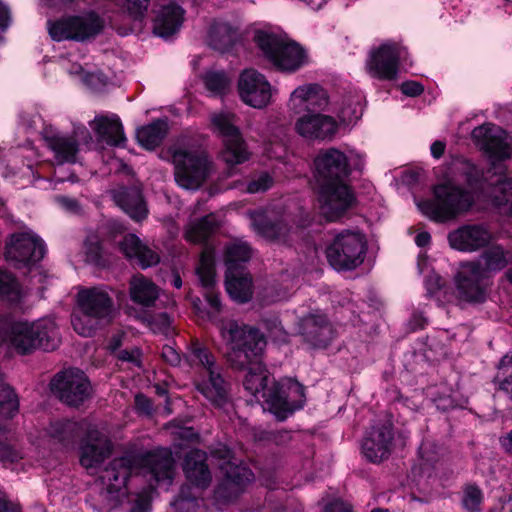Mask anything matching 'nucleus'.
I'll use <instances>...</instances> for the list:
<instances>
[{
	"instance_id": "nucleus-53",
	"label": "nucleus",
	"mask_w": 512,
	"mask_h": 512,
	"mask_svg": "<svg viewBox=\"0 0 512 512\" xmlns=\"http://www.w3.org/2000/svg\"><path fill=\"white\" fill-rule=\"evenodd\" d=\"M273 185V179L272 177L266 173H260L256 175L254 178H252L248 185H247V191L249 193H259L264 192L268 190Z\"/></svg>"
},
{
	"instance_id": "nucleus-24",
	"label": "nucleus",
	"mask_w": 512,
	"mask_h": 512,
	"mask_svg": "<svg viewBox=\"0 0 512 512\" xmlns=\"http://www.w3.org/2000/svg\"><path fill=\"white\" fill-rule=\"evenodd\" d=\"M42 136L46 146L53 152L54 161L58 165L73 164L77 161L79 143L75 135H67L46 128Z\"/></svg>"
},
{
	"instance_id": "nucleus-7",
	"label": "nucleus",
	"mask_w": 512,
	"mask_h": 512,
	"mask_svg": "<svg viewBox=\"0 0 512 512\" xmlns=\"http://www.w3.org/2000/svg\"><path fill=\"white\" fill-rule=\"evenodd\" d=\"M210 122L213 132L222 139V159L229 165L241 164L248 160L249 152L235 114L226 111L212 113Z\"/></svg>"
},
{
	"instance_id": "nucleus-15",
	"label": "nucleus",
	"mask_w": 512,
	"mask_h": 512,
	"mask_svg": "<svg viewBox=\"0 0 512 512\" xmlns=\"http://www.w3.org/2000/svg\"><path fill=\"white\" fill-rule=\"evenodd\" d=\"M472 138L491 158L505 160L512 157V146L507 133L494 124H484L472 131Z\"/></svg>"
},
{
	"instance_id": "nucleus-23",
	"label": "nucleus",
	"mask_w": 512,
	"mask_h": 512,
	"mask_svg": "<svg viewBox=\"0 0 512 512\" xmlns=\"http://www.w3.org/2000/svg\"><path fill=\"white\" fill-rule=\"evenodd\" d=\"M335 119L320 113H308L297 119L296 132L307 140L331 139L337 132Z\"/></svg>"
},
{
	"instance_id": "nucleus-61",
	"label": "nucleus",
	"mask_w": 512,
	"mask_h": 512,
	"mask_svg": "<svg viewBox=\"0 0 512 512\" xmlns=\"http://www.w3.org/2000/svg\"><path fill=\"white\" fill-rule=\"evenodd\" d=\"M401 91L403 94L411 97L420 95L423 92V87L420 83L415 81H406L401 85Z\"/></svg>"
},
{
	"instance_id": "nucleus-9",
	"label": "nucleus",
	"mask_w": 512,
	"mask_h": 512,
	"mask_svg": "<svg viewBox=\"0 0 512 512\" xmlns=\"http://www.w3.org/2000/svg\"><path fill=\"white\" fill-rule=\"evenodd\" d=\"M104 27L103 20L94 12L68 16L49 22V34L55 41H85L94 38Z\"/></svg>"
},
{
	"instance_id": "nucleus-50",
	"label": "nucleus",
	"mask_w": 512,
	"mask_h": 512,
	"mask_svg": "<svg viewBox=\"0 0 512 512\" xmlns=\"http://www.w3.org/2000/svg\"><path fill=\"white\" fill-rule=\"evenodd\" d=\"M453 169L469 185L477 182L480 178L479 169L467 159L459 158L455 160L453 162Z\"/></svg>"
},
{
	"instance_id": "nucleus-42",
	"label": "nucleus",
	"mask_w": 512,
	"mask_h": 512,
	"mask_svg": "<svg viewBox=\"0 0 512 512\" xmlns=\"http://www.w3.org/2000/svg\"><path fill=\"white\" fill-rule=\"evenodd\" d=\"M251 257L250 246L243 241H234L226 246L225 261L227 271H237L240 263L247 262Z\"/></svg>"
},
{
	"instance_id": "nucleus-59",
	"label": "nucleus",
	"mask_w": 512,
	"mask_h": 512,
	"mask_svg": "<svg viewBox=\"0 0 512 512\" xmlns=\"http://www.w3.org/2000/svg\"><path fill=\"white\" fill-rule=\"evenodd\" d=\"M499 190L503 192V196L497 197V201L500 205L509 206L510 211L512 212V183L511 182H503L499 187Z\"/></svg>"
},
{
	"instance_id": "nucleus-39",
	"label": "nucleus",
	"mask_w": 512,
	"mask_h": 512,
	"mask_svg": "<svg viewBox=\"0 0 512 512\" xmlns=\"http://www.w3.org/2000/svg\"><path fill=\"white\" fill-rule=\"evenodd\" d=\"M218 228L217 219L213 214L191 221L186 228L185 238L192 243H202Z\"/></svg>"
},
{
	"instance_id": "nucleus-2",
	"label": "nucleus",
	"mask_w": 512,
	"mask_h": 512,
	"mask_svg": "<svg viewBox=\"0 0 512 512\" xmlns=\"http://www.w3.org/2000/svg\"><path fill=\"white\" fill-rule=\"evenodd\" d=\"M132 473H147L156 483L170 484L174 473V459L167 449L145 454H126L113 459L101 472L98 491L92 497L93 507L99 512L116 509L126 495V482Z\"/></svg>"
},
{
	"instance_id": "nucleus-64",
	"label": "nucleus",
	"mask_w": 512,
	"mask_h": 512,
	"mask_svg": "<svg viewBox=\"0 0 512 512\" xmlns=\"http://www.w3.org/2000/svg\"><path fill=\"white\" fill-rule=\"evenodd\" d=\"M325 512H352V509L349 504L342 500H335L326 506Z\"/></svg>"
},
{
	"instance_id": "nucleus-41",
	"label": "nucleus",
	"mask_w": 512,
	"mask_h": 512,
	"mask_svg": "<svg viewBox=\"0 0 512 512\" xmlns=\"http://www.w3.org/2000/svg\"><path fill=\"white\" fill-rule=\"evenodd\" d=\"M185 360L191 366H202L204 374L218 367L215 363V357L209 349L198 341L191 343L188 352L185 354Z\"/></svg>"
},
{
	"instance_id": "nucleus-31",
	"label": "nucleus",
	"mask_w": 512,
	"mask_h": 512,
	"mask_svg": "<svg viewBox=\"0 0 512 512\" xmlns=\"http://www.w3.org/2000/svg\"><path fill=\"white\" fill-rule=\"evenodd\" d=\"M294 108L307 111L323 110L328 105L326 91L318 84H308L296 88L290 97Z\"/></svg>"
},
{
	"instance_id": "nucleus-21",
	"label": "nucleus",
	"mask_w": 512,
	"mask_h": 512,
	"mask_svg": "<svg viewBox=\"0 0 512 512\" xmlns=\"http://www.w3.org/2000/svg\"><path fill=\"white\" fill-rule=\"evenodd\" d=\"M153 12V32L162 38L176 34L184 22L185 11L173 0H160Z\"/></svg>"
},
{
	"instance_id": "nucleus-51",
	"label": "nucleus",
	"mask_w": 512,
	"mask_h": 512,
	"mask_svg": "<svg viewBox=\"0 0 512 512\" xmlns=\"http://www.w3.org/2000/svg\"><path fill=\"white\" fill-rule=\"evenodd\" d=\"M0 296L15 301L19 298V286L13 275L0 268Z\"/></svg>"
},
{
	"instance_id": "nucleus-56",
	"label": "nucleus",
	"mask_w": 512,
	"mask_h": 512,
	"mask_svg": "<svg viewBox=\"0 0 512 512\" xmlns=\"http://www.w3.org/2000/svg\"><path fill=\"white\" fill-rule=\"evenodd\" d=\"M123 5L132 15L139 17L147 10L148 0H123Z\"/></svg>"
},
{
	"instance_id": "nucleus-35",
	"label": "nucleus",
	"mask_w": 512,
	"mask_h": 512,
	"mask_svg": "<svg viewBox=\"0 0 512 512\" xmlns=\"http://www.w3.org/2000/svg\"><path fill=\"white\" fill-rule=\"evenodd\" d=\"M473 264H479L481 274L485 277L489 273L497 272L508 264H512V254L504 251L499 245L487 248Z\"/></svg>"
},
{
	"instance_id": "nucleus-19",
	"label": "nucleus",
	"mask_w": 512,
	"mask_h": 512,
	"mask_svg": "<svg viewBox=\"0 0 512 512\" xmlns=\"http://www.w3.org/2000/svg\"><path fill=\"white\" fill-rule=\"evenodd\" d=\"M400 58L399 47L385 43L371 50L366 63L368 73L380 80H393L397 76Z\"/></svg>"
},
{
	"instance_id": "nucleus-46",
	"label": "nucleus",
	"mask_w": 512,
	"mask_h": 512,
	"mask_svg": "<svg viewBox=\"0 0 512 512\" xmlns=\"http://www.w3.org/2000/svg\"><path fill=\"white\" fill-rule=\"evenodd\" d=\"M221 469L225 470L226 478L238 486L251 482L254 479L252 471L245 466L227 462L221 466Z\"/></svg>"
},
{
	"instance_id": "nucleus-37",
	"label": "nucleus",
	"mask_w": 512,
	"mask_h": 512,
	"mask_svg": "<svg viewBox=\"0 0 512 512\" xmlns=\"http://www.w3.org/2000/svg\"><path fill=\"white\" fill-rule=\"evenodd\" d=\"M168 129L167 120L158 119L140 127L137 130L136 138L142 147L147 150H153L162 143L168 133Z\"/></svg>"
},
{
	"instance_id": "nucleus-6",
	"label": "nucleus",
	"mask_w": 512,
	"mask_h": 512,
	"mask_svg": "<svg viewBox=\"0 0 512 512\" xmlns=\"http://www.w3.org/2000/svg\"><path fill=\"white\" fill-rule=\"evenodd\" d=\"M254 41L265 57L281 71L295 72L307 62L305 51L299 44L275 34L258 31Z\"/></svg>"
},
{
	"instance_id": "nucleus-1",
	"label": "nucleus",
	"mask_w": 512,
	"mask_h": 512,
	"mask_svg": "<svg viewBox=\"0 0 512 512\" xmlns=\"http://www.w3.org/2000/svg\"><path fill=\"white\" fill-rule=\"evenodd\" d=\"M220 332L226 345L225 358L228 365L236 371H247L243 380L247 391L258 399L261 397L267 409L279 420L286 419L302 407V385L290 382L285 386L265 375L261 358L266 340L259 329L229 320L221 324Z\"/></svg>"
},
{
	"instance_id": "nucleus-54",
	"label": "nucleus",
	"mask_w": 512,
	"mask_h": 512,
	"mask_svg": "<svg viewBox=\"0 0 512 512\" xmlns=\"http://www.w3.org/2000/svg\"><path fill=\"white\" fill-rule=\"evenodd\" d=\"M22 458L21 451L9 442L0 441V462L7 464Z\"/></svg>"
},
{
	"instance_id": "nucleus-55",
	"label": "nucleus",
	"mask_w": 512,
	"mask_h": 512,
	"mask_svg": "<svg viewBox=\"0 0 512 512\" xmlns=\"http://www.w3.org/2000/svg\"><path fill=\"white\" fill-rule=\"evenodd\" d=\"M151 496L149 491H143L131 500V508L129 512H150Z\"/></svg>"
},
{
	"instance_id": "nucleus-11",
	"label": "nucleus",
	"mask_w": 512,
	"mask_h": 512,
	"mask_svg": "<svg viewBox=\"0 0 512 512\" xmlns=\"http://www.w3.org/2000/svg\"><path fill=\"white\" fill-rule=\"evenodd\" d=\"M320 209L325 218L335 221L345 214L354 204L355 196L345 181H333L315 184Z\"/></svg>"
},
{
	"instance_id": "nucleus-60",
	"label": "nucleus",
	"mask_w": 512,
	"mask_h": 512,
	"mask_svg": "<svg viewBox=\"0 0 512 512\" xmlns=\"http://www.w3.org/2000/svg\"><path fill=\"white\" fill-rule=\"evenodd\" d=\"M136 409L146 415H151L153 412V405L151 400L143 394H137L135 396Z\"/></svg>"
},
{
	"instance_id": "nucleus-43",
	"label": "nucleus",
	"mask_w": 512,
	"mask_h": 512,
	"mask_svg": "<svg viewBox=\"0 0 512 512\" xmlns=\"http://www.w3.org/2000/svg\"><path fill=\"white\" fill-rule=\"evenodd\" d=\"M203 81L206 89L214 96H222L230 89L231 79L224 71H209Z\"/></svg>"
},
{
	"instance_id": "nucleus-8",
	"label": "nucleus",
	"mask_w": 512,
	"mask_h": 512,
	"mask_svg": "<svg viewBox=\"0 0 512 512\" xmlns=\"http://www.w3.org/2000/svg\"><path fill=\"white\" fill-rule=\"evenodd\" d=\"M366 252V241L362 234L345 230L335 236L326 248L329 264L336 270H352L362 264Z\"/></svg>"
},
{
	"instance_id": "nucleus-52",
	"label": "nucleus",
	"mask_w": 512,
	"mask_h": 512,
	"mask_svg": "<svg viewBox=\"0 0 512 512\" xmlns=\"http://www.w3.org/2000/svg\"><path fill=\"white\" fill-rule=\"evenodd\" d=\"M482 501L483 494L478 487L470 485L465 488L462 504L467 512H481Z\"/></svg>"
},
{
	"instance_id": "nucleus-30",
	"label": "nucleus",
	"mask_w": 512,
	"mask_h": 512,
	"mask_svg": "<svg viewBox=\"0 0 512 512\" xmlns=\"http://www.w3.org/2000/svg\"><path fill=\"white\" fill-rule=\"evenodd\" d=\"M206 460L207 454L198 449L189 451L184 460L183 470L187 479L200 489H206L212 479Z\"/></svg>"
},
{
	"instance_id": "nucleus-26",
	"label": "nucleus",
	"mask_w": 512,
	"mask_h": 512,
	"mask_svg": "<svg viewBox=\"0 0 512 512\" xmlns=\"http://www.w3.org/2000/svg\"><path fill=\"white\" fill-rule=\"evenodd\" d=\"M197 275L202 287L205 289L204 297L215 312L221 311V301L217 292L214 291L215 268L213 248L206 245L200 257L197 267Z\"/></svg>"
},
{
	"instance_id": "nucleus-33",
	"label": "nucleus",
	"mask_w": 512,
	"mask_h": 512,
	"mask_svg": "<svg viewBox=\"0 0 512 512\" xmlns=\"http://www.w3.org/2000/svg\"><path fill=\"white\" fill-rule=\"evenodd\" d=\"M129 293L134 303L151 307L159 297V288L144 275L136 274L129 281Z\"/></svg>"
},
{
	"instance_id": "nucleus-4",
	"label": "nucleus",
	"mask_w": 512,
	"mask_h": 512,
	"mask_svg": "<svg viewBox=\"0 0 512 512\" xmlns=\"http://www.w3.org/2000/svg\"><path fill=\"white\" fill-rule=\"evenodd\" d=\"M176 183L186 190L199 189L210 177L213 163L207 153L195 149H170Z\"/></svg>"
},
{
	"instance_id": "nucleus-49",
	"label": "nucleus",
	"mask_w": 512,
	"mask_h": 512,
	"mask_svg": "<svg viewBox=\"0 0 512 512\" xmlns=\"http://www.w3.org/2000/svg\"><path fill=\"white\" fill-rule=\"evenodd\" d=\"M85 260L93 265H103V249L98 236L92 234L87 236L84 245Z\"/></svg>"
},
{
	"instance_id": "nucleus-40",
	"label": "nucleus",
	"mask_w": 512,
	"mask_h": 512,
	"mask_svg": "<svg viewBox=\"0 0 512 512\" xmlns=\"http://www.w3.org/2000/svg\"><path fill=\"white\" fill-rule=\"evenodd\" d=\"M9 341L16 351L21 354H29L37 349L28 322H19L12 325Z\"/></svg>"
},
{
	"instance_id": "nucleus-3",
	"label": "nucleus",
	"mask_w": 512,
	"mask_h": 512,
	"mask_svg": "<svg viewBox=\"0 0 512 512\" xmlns=\"http://www.w3.org/2000/svg\"><path fill=\"white\" fill-rule=\"evenodd\" d=\"M77 306L78 312L72 317V325L84 337H91L97 330L112 323L116 315L113 298L103 287L80 289Z\"/></svg>"
},
{
	"instance_id": "nucleus-16",
	"label": "nucleus",
	"mask_w": 512,
	"mask_h": 512,
	"mask_svg": "<svg viewBox=\"0 0 512 512\" xmlns=\"http://www.w3.org/2000/svg\"><path fill=\"white\" fill-rule=\"evenodd\" d=\"M299 333L313 348H326L335 337V329L326 314L311 312L300 319Z\"/></svg>"
},
{
	"instance_id": "nucleus-45",
	"label": "nucleus",
	"mask_w": 512,
	"mask_h": 512,
	"mask_svg": "<svg viewBox=\"0 0 512 512\" xmlns=\"http://www.w3.org/2000/svg\"><path fill=\"white\" fill-rule=\"evenodd\" d=\"M174 512H198L199 498L190 492L188 485L182 486L178 497L171 503Z\"/></svg>"
},
{
	"instance_id": "nucleus-32",
	"label": "nucleus",
	"mask_w": 512,
	"mask_h": 512,
	"mask_svg": "<svg viewBox=\"0 0 512 512\" xmlns=\"http://www.w3.org/2000/svg\"><path fill=\"white\" fill-rule=\"evenodd\" d=\"M114 200L133 220L141 221L148 215V208L138 187H121L114 193Z\"/></svg>"
},
{
	"instance_id": "nucleus-5",
	"label": "nucleus",
	"mask_w": 512,
	"mask_h": 512,
	"mask_svg": "<svg viewBox=\"0 0 512 512\" xmlns=\"http://www.w3.org/2000/svg\"><path fill=\"white\" fill-rule=\"evenodd\" d=\"M434 198L418 203V208L436 222H446L467 211L473 204L470 192L450 183L434 187Z\"/></svg>"
},
{
	"instance_id": "nucleus-47",
	"label": "nucleus",
	"mask_w": 512,
	"mask_h": 512,
	"mask_svg": "<svg viewBox=\"0 0 512 512\" xmlns=\"http://www.w3.org/2000/svg\"><path fill=\"white\" fill-rule=\"evenodd\" d=\"M427 395L442 411H447L455 406L451 390L446 386L430 387L427 389Z\"/></svg>"
},
{
	"instance_id": "nucleus-13",
	"label": "nucleus",
	"mask_w": 512,
	"mask_h": 512,
	"mask_svg": "<svg viewBox=\"0 0 512 512\" xmlns=\"http://www.w3.org/2000/svg\"><path fill=\"white\" fill-rule=\"evenodd\" d=\"M394 436L393 425L388 421L372 426L362 439V455L371 463L387 460L395 447Z\"/></svg>"
},
{
	"instance_id": "nucleus-63",
	"label": "nucleus",
	"mask_w": 512,
	"mask_h": 512,
	"mask_svg": "<svg viewBox=\"0 0 512 512\" xmlns=\"http://www.w3.org/2000/svg\"><path fill=\"white\" fill-rule=\"evenodd\" d=\"M57 202L63 206L66 210L71 212H79L80 211V204L76 199L69 198L66 196H58Z\"/></svg>"
},
{
	"instance_id": "nucleus-18",
	"label": "nucleus",
	"mask_w": 512,
	"mask_h": 512,
	"mask_svg": "<svg viewBox=\"0 0 512 512\" xmlns=\"http://www.w3.org/2000/svg\"><path fill=\"white\" fill-rule=\"evenodd\" d=\"M479 264H462L455 277L456 297L468 303H481L486 298L485 285Z\"/></svg>"
},
{
	"instance_id": "nucleus-29",
	"label": "nucleus",
	"mask_w": 512,
	"mask_h": 512,
	"mask_svg": "<svg viewBox=\"0 0 512 512\" xmlns=\"http://www.w3.org/2000/svg\"><path fill=\"white\" fill-rule=\"evenodd\" d=\"M196 389L217 407H223L229 401L228 384L219 367L206 372L203 379L196 383Z\"/></svg>"
},
{
	"instance_id": "nucleus-62",
	"label": "nucleus",
	"mask_w": 512,
	"mask_h": 512,
	"mask_svg": "<svg viewBox=\"0 0 512 512\" xmlns=\"http://www.w3.org/2000/svg\"><path fill=\"white\" fill-rule=\"evenodd\" d=\"M140 350L138 348H133L132 350H120L117 353V358L121 361H127L134 364L139 363Z\"/></svg>"
},
{
	"instance_id": "nucleus-58",
	"label": "nucleus",
	"mask_w": 512,
	"mask_h": 512,
	"mask_svg": "<svg viewBox=\"0 0 512 512\" xmlns=\"http://www.w3.org/2000/svg\"><path fill=\"white\" fill-rule=\"evenodd\" d=\"M161 355L164 361L172 366H177L181 362L180 354L170 345L163 346Z\"/></svg>"
},
{
	"instance_id": "nucleus-44",
	"label": "nucleus",
	"mask_w": 512,
	"mask_h": 512,
	"mask_svg": "<svg viewBox=\"0 0 512 512\" xmlns=\"http://www.w3.org/2000/svg\"><path fill=\"white\" fill-rule=\"evenodd\" d=\"M49 435L59 442L70 444L78 436V425L72 421H56L50 424Z\"/></svg>"
},
{
	"instance_id": "nucleus-25",
	"label": "nucleus",
	"mask_w": 512,
	"mask_h": 512,
	"mask_svg": "<svg viewBox=\"0 0 512 512\" xmlns=\"http://www.w3.org/2000/svg\"><path fill=\"white\" fill-rule=\"evenodd\" d=\"M112 451L111 441L96 429L88 431L81 446L80 463L85 468H94L108 458Z\"/></svg>"
},
{
	"instance_id": "nucleus-27",
	"label": "nucleus",
	"mask_w": 512,
	"mask_h": 512,
	"mask_svg": "<svg viewBox=\"0 0 512 512\" xmlns=\"http://www.w3.org/2000/svg\"><path fill=\"white\" fill-rule=\"evenodd\" d=\"M97 141L109 146H124L126 137L120 118L115 115H98L89 122Z\"/></svg>"
},
{
	"instance_id": "nucleus-17",
	"label": "nucleus",
	"mask_w": 512,
	"mask_h": 512,
	"mask_svg": "<svg viewBox=\"0 0 512 512\" xmlns=\"http://www.w3.org/2000/svg\"><path fill=\"white\" fill-rule=\"evenodd\" d=\"M240 97L247 105L261 109L271 99V86L264 75L254 69H245L239 77Z\"/></svg>"
},
{
	"instance_id": "nucleus-36",
	"label": "nucleus",
	"mask_w": 512,
	"mask_h": 512,
	"mask_svg": "<svg viewBox=\"0 0 512 512\" xmlns=\"http://www.w3.org/2000/svg\"><path fill=\"white\" fill-rule=\"evenodd\" d=\"M238 39V31L226 22H215L208 33V44L219 52L229 51Z\"/></svg>"
},
{
	"instance_id": "nucleus-20",
	"label": "nucleus",
	"mask_w": 512,
	"mask_h": 512,
	"mask_svg": "<svg viewBox=\"0 0 512 512\" xmlns=\"http://www.w3.org/2000/svg\"><path fill=\"white\" fill-rule=\"evenodd\" d=\"M45 254L41 239L29 233L14 234L6 248L7 258L19 265L40 261Z\"/></svg>"
},
{
	"instance_id": "nucleus-28",
	"label": "nucleus",
	"mask_w": 512,
	"mask_h": 512,
	"mask_svg": "<svg viewBox=\"0 0 512 512\" xmlns=\"http://www.w3.org/2000/svg\"><path fill=\"white\" fill-rule=\"evenodd\" d=\"M119 249L130 261H135L142 269L157 265L160 257L157 252L135 234H127L119 242Z\"/></svg>"
},
{
	"instance_id": "nucleus-38",
	"label": "nucleus",
	"mask_w": 512,
	"mask_h": 512,
	"mask_svg": "<svg viewBox=\"0 0 512 512\" xmlns=\"http://www.w3.org/2000/svg\"><path fill=\"white\" fill-rule=\"evenodd\" d=\"M252 279L239 271H227L226 290L230 297L240 303L248 302L252 297Z\"/></svg>"
},
{
	"instance_id": "nucleus-14",
	"label": "nucleus",
	"mask_w": 512,
	"mask_h": 512,
	"mask_svg": "<svg viewBox=\"0 0 512 512\" xmlns=\"http://www.w3.org/2000/svg\"><path fill=\"white\" fill-rule=\"evenodd\" d=\"M315 184L345 181L350 174L347 156L336 148L322 149L314 159Z\"/></svg>"
},
{
	"instance_id": "nucleus-48",
	"label": "nucleus",
	"mask_w": 512,
	"mask_h": 512,
	"mask_svg": "<svg viewBox=\"0 0 512 512\" xmlns=\"http://www.w3.org/2000/svg\"><path fill=\"white\" fill-rule=\"evenodd\" d=\"M19 402L13 388L7 384H0V413L11 417L18 410Z\"/></svg>"
},
{
	"instance_id": "nucleus-34",
	"label": "nucleus",
	"mask_w": 512,
	"mask_h": 512,
	"mask_svg": "<svg viewBox=\"0 0 512 512\" xmlns=\"http://www.w3.org/2000/svg\"><path fill=\"white\" fill-rule=\"evenodd\" d=\"M29 324L37 349L53 351L58 347L60 338L53 320L41 319Z\"/></svg>"
},
{
	"instance_id": "nucleus-57",
	"label": "nucleus",
	"mask_w": 512,
	"mask_h": 512,
	"mask_svg": "<svg viewBox=\"0 0 512 512\" xmlns=\"http://www.w3.org/2000/svg\"><path fill=\"white\" fill-rule=\"evenodd\" d=\"M152 329L162 333H166L171 326V318L167 313H160L151 320Z\"/></svg>"
},
{
	"instance_id": "nucleus-22",
	"label": "nucleus",
	"mask_w": 512,
	"mask_h": 512,
	"mask_svg": "<svg viewBox=\"0 0 512 512\" xmlns=\"http://www.w3.org/2000/svg\"><path fill=\"white\" fill-rule=\"evenodd\" d=\"M490 231L482 224L463 225L448 234L450 246L458 251L474 252L491 241Z\"/></svg>"
},
{
	"instance_id": "nucleus-12",
	"label": "nucleus",
	"mask_w": 512,
	"mask_h": 512,
	"mask_svg": "<svg viewBox=\"0 0 512 512\" xmlns=\"http://www.w3.org/2000/svg\"><path fill=\"white\" fill-rule=\"evenodd\" d=\"M250 217L251 224L259 235L269 240L278 241H286L297 228H303L309 223V215H304L303 211H300L297 218L291 214H284L279 218L272 219L261 211L250 213Z\"/></svg>"
},
{
	"instance_id": "nucleus-10",
	"label": "nucleus",
	"mask_w": 512,
	"mask_h": 512,
	"mask_svg": "<svg viewBox=\"0 0 512 512\" xmlns=\"http://www.w3.org/2000/svg\"><path fill=\"white\" fill-rule=\"evenodd\" d=\"M50 389L60 401L72 407L83 404L92 392L88 378L76 368L58 372L50 382Z\"/></svg>"
}]
</instances>
